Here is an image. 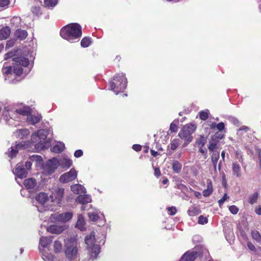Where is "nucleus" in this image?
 <instances>
[{"mask_svg":"<svg viewBox=\"0 0 261 261\" xmlns=\"http://www.w3.org/2000/svg\"><path fill=\"white\" fill-rule=\"evenodd\" d=\"M71 190L75 194L81 195L83 194H86V189L81 185L74 184L70 187Z\"/></svg>","mask_w":261,"mask_h":261,"instance_id":"ddd939ff","label":"nucleus"},{"mask_svg":"<svg viewBox=\"0 0 261 261\" xmlns=\"http://www.w3.org/2000/svg\"><path fill=\"white\" fill-rule=\"evenodd\" d=\"M206 189L203 191V195L204 197H207L210 196L213 192L212 182L210 179H208L206 180Z\"/></svg>","mask_w":261,"mask_h":261,"instance_id":"4be33fe9","label":"nucleus"},{"mask_svg":"<svg viewBox=\"0 0 261 261\" xmlns=\"http://www.w3.org/2000/svg\"><path fill=\"white\" fill-rule=\"evenodd\" d=\"M197 254L196 252H187L184 254L181 259L184 261H193L196 259Z\"/></svg>","mask_w":261,"mask_h":261,"instance_id":"412c9836","label":"nucleus"},{"mask_svg":"<svg viewBox=\"0 0 261 261\" xmlns=\"http://www.w3.org/2000/svg\"><path fill=\"white\" fill-rule=\"evenodd\" d=\"M232 172L234 175L239 177L241 175V169L237 163H233L232 166Z\"/></svg>","mask_w":261,"mask_h":261,"instance_id":"a878e982","label":"nucleus"},{"mask_svg":"<svg viewBox=\"0 0 261 261\" xmlns=\"http://www.w3.org/2000/svg\"><path fill=\"white\" fill-rule=\"evenodd\" d=\"M41 158L40 156H39V155H32L31 157V160H36V161H38L40 160V159Z\"/></svg>","mask_w":261,"mask_h":261,"instance_id":"338daca9","label":"nucleus"},{"mask_svg":"<svg viewBox=\"0 0 261 261\" xmlns=\"http://www.w3.org/2000/svg\"><path fill=\"white\" fill-rule=\"evenodd\" d=\"M53 240V237H42L40 239L39 244L43 247H47L50 245Z\"/></svg>","mask_w":261,"mask_h":261,"instance_id":"6ab92c4d","label":"nucleus"},{"mask_svg":"<svg viewBox=\"0 0 261 261\" xmlns=\"http://www.w3.org/2000/svg\"><path fill=\"white\" fill-rule=\"evenodd\" d=\"M72 216L73 214L71 212H68L55 215L54 218L58 222L65 223L69 221Z\"/></svg>","mask_w":261,"mask_h":261,"instance_id":"1a4fd4ad","label":"nucleus"},{"mask_svg":"<svg viewBox=\"0 0 261 261\" xmlns=\"http://www.w3.org/2000/svg\"><path fill=\"white\" fill-rule=\"evenodd\" d=\"M65 254L69 261L74 260L77 257V242L73 239H67L65 242Z\"/></svg>","mask_w":261,"mask_h":261,"instance_id":"7ed1b4c3","label":"nucleus"},{"mask_svg":"<svg viewBox=\"0 0 261 261\" xmlns=\"http://www.w3.org/2000/svg\"><path fill=\"white\" fill-rule=\"evenodd\" d=\"M247 246H248V248L250 250L253 251H255V250H256L255 247L251 242H248L247 243Z\"/></svg>","mask_w":261,"mask_h":261,"instance_id":"603ef678","label":"nucleus"},{"mask_svg":"<svg viewBox=\"0 0 261 261\" xmlns=\"http://www.w3.org/2000/svg\"><path fill=\"white\" fill-rule=\"evenodd\" d=\"M83 151L82 150H77L75 151L74 155L76 158L81 157L83 155Z\"/></svg>","mask_w":261,"mask_h":261,"instance_id":"864d4df0","label":"nucleus"},{"mask_svg":"<svg viewBox=\"0 0 261 261\" xmlns=\"http://www.w3.org/2000/svg\"><path fill=\"white\" fill-rule=\"evenodd\" d=\"M58 162L59 166L66 169L70 168L72 165V160L67 158L58 160Z\"/></svg>","mask_w":261,"mask_h":261,"instance_id":"4468645a","label":"nucleus"},{"mask_svg":"<svg viewBox=\"0 0 261 261\" xmlns=\"http://www.w3.org/2000/svg\"><path fill=\"white\" fill-rule=\"evenodd\" d=\"M42 258L45 261H52L53 256L51 255H48V256L43 255Z\"/></svg>","mask_w":261,"mask_h":261,"instance_id":"5fc2aeb1","label":"nucleus"},{"mask_svg":"<svg viewBox=\"0 0 261 261\" xmlns=\"http://www.w3.org/2000/svg\"><path fill=\"white\" fill-rule=\"evenodd\" d=\"M14 45V41L9 40L8 41L6 44V47H11Z\"/></svg>","mask_w":261,"mask_h":261,"instance_id":"e2e57ef3","label":"nucleus"},{"mask_svg":"<svg viewBox=\"0 0 261 261\" xmlns=\"http://www.w3.org/2000/svg\"><path fill=\"white\" fill-rule=\"evenodd\" d=\"M35 199L38 202L43 206L48 201V197L45 193L40 192L36 195Z\"/></svg>","mask_w":261,"mask_h":261,"instance_id":"dca6fc26","label":"nucleus"},{"mask_svg":"<svg viewBox=\"0 0 261 261\" xmlns=\"http://www.w3.org/2000/svg\"><path fill=\"white\" fill-rule=\"evenodd\" d=\"M59 166L58 159L53 158L50 160L47 163L45 168L44 171L48 174L53 173Z\"/></svg>","mask_w":261,"mask_h":261,"instance_id":"6e6552de","label":"nucleus"},{"mask_svg":"<svg viewBox=\"0 0 261 261\" xmlns=\"http://www.w3.org/2000/svg\"><path fill=\"white\" fill-rule=\"evenodd\" d=\"M187 212L190 216H195L200 213V210L198 207L192 206L189 207Z\"/></svg>","mask_w":261,"mask_h":261,"instance_id":"c85d7f7f","label":"nucleus"},{"mask_svg":"<svg viewBox=\"0 0 261 261\" xmlns=\"http://www.w3.org/2000/svg\"><path fill=\"white\" fill-rule=\"evenodd\" d=\"M170 130L172 132H176L177 131V126L174 123H171L170 125Z\"/></svg>","mask_w":261,"mask_h":261,"instance_id":"de8ad7c7","label":"nucleus"},{"mask_svg":"<svg viewBox=\"0 0 261 261\" xmlns=\"http://www.w3.org/2000/svg\"><path fill=\"white\" fill-rule=\"evenodd\" d=\"M88 217L89 219L92 221H96L99 218L97 213L95 212H89L88 213Z\"/></svg>","mask_w":261,"mask_h":261,"instance_id":"ea45409f","label":"nucleus"},{"mask_svg":"<svg viewBox=\"0 0 261 261\" xmlns=\"http://www.w3.org/2000/svg\"><path fill=\"white\" fill-rule=\"evenodd\" d=\"M64 190L63 188H59L52 195L50 196L51 202H56L57 204L60 203L64 195Z\"/></svg>","mask_w":261,"mask_h":261,"instance_id":"9d476101","label":"nucleus"},{"mask_svg":"<svg viewBox=\"0 0 261 261\" xmlns=\"http://www.w3.org/2000/svg\"><path fill=\"white\" fill-rule=\"evenodd\" d=\"M75 201L83 205L89 203L91 201V198L90 195L83 194L79 195L75 199Z\"/></svg>","mask_w":261,"mask_h":261,"instance_id":"2eb2a0df","label":"nucleus"},{"mask_svg":"<svg viewBox=\"0 0 261 261\" xmlns=\"http://www.w3.org/2000/svg\"><path fill=\"white\" fill-rule=\"evenodd\" d=\"M44 6L48 8L52 9L58 4V0H43Z\"/></svg>","mask_w":261,"mask_h":261,"instance_id":"c756f323","label":"nucleus"},{"mask_svg":"<svg viewBox=\"0 0 261 261\" xmlns=\"http://www.w3.org/2000/svg\"><path fill=\"white\" fill-rule=\"evenodd\" d=\"M11 33V30L9 27L3 28L0 30V39H6Z\"/></svg>","mask_w":261,"mask_h":261,"instance_id":"aec40b11","label":"nucleus"},{"mask_svg":"<svg viewBox=\"0 0 261 261\" xmlns=\"http://www.w3.org/2000/svg\"><path fill=\"white\" fill-rule=\"evenodd\" d=\"M206 142V140L205 138L203 136H201L200 138H199L196 141V143L199 146V147H203Z\"/></svg>","mask_w":261,"mask_h":261,"instance_id":"58836bf2","label":"nucleus"},{"mask_svg":"<svg viewBox=\"0 0 261 261\" xmlns=\"http://www.w3.org/2000/svg\"><path fill=\"white\" fill-rule=\"evenodd\" d=\"M229 210L232 214H237L239 212V208L235 205L230 206Z\"/></svg>","mask_w":261,"mask_h":261,"instance_id":"37998d69","label":"nucleus"},{"mask_svg":"<svg viewBox=\"0 0 261 261\" xmlns=\"http://www.w3.org/2000/svg\"><path fill=\"white\" fill-rule=\"evenodd\" d=\"M32 165V164L31 162H30V161L26 162L25 163V167L26 168L25 169H27L28 170H29L30 169H31Z\"/></svg>","mask_w":261,"mask_h":261,"instance_id":"680f3d73","label":"nucleus"},{"mask_svg":"<svg viewBox=\"0 0 261 261\" xmlns=\"http://www.w3.org/2000/svg\"><path fill=\"white\" fill-rule=\"evenodd\" d=\"M228 198V197L227 196V194H225L223 197L218 201L219 205H222Z\"/></svg>","mask_w":261,"mask_h":261,"instance_id":"09e8293b","label":"nucleus"},{"mask_svg":"<svg viewBox=\"0 0 261 261\" xmlns=\"http://www.w3.org/2000/svg\"><path fill=\"white\" fill-rule=\"evenodd\" d=\"M91 44L90 38L89 37H84L81 40V45L83 47H87Z\"/></svg>","mask_w":261,"mask_h":261,"instance_id":"4c0bfd02","label":"nucleus"},{"mask_svg":"<svg viewBox=\"0 0 261 261\" xmlns=\"http://www.w3.org/2000/svg\"><path fill=\"white\" fill-rule=\"evenodd\" d=\"M76 226L81 230L85 229V221L83 217L81 215L78 216Z\"/></svg>","mask_w":261,"mask_h":261,"instance_id":"393cba45","label":"nucleus"},{"mask_svg":"<svg viewBox=\"0 0 261 261\" xmlns=\"http://www.w3.org/2000/svg\"><path fill=\"white\" fill-rule=\"evenodd\" d=\"M114 81L110 82L111 90L117 95L119 92L124 90L127 85V79L121 73L117 74L114 78Z\"/></svg>","mask_w":261,"mask_h":261,"instance_id":"20e7f679","label":"nucleus"},{"mask_svg":"<svg viewBox=\"0 0 261 261\" xmlns=\"http://www.w3.org/2000/svg\"><path fill=\"white\" fill-rule=\"evenodd\" d=\"M216 147H217V146H216V144L215 143L210 142V145L208 147L209 150L212 151L213 152H214V151H216L215 150V149L216 148Z\"/></svg>","mask_w":261,"mask_h":261,"instance_id":"49530a36","label":"nucleus"},{"mask_svg":"<svg viewBox=\"0 0 261 261\" xmlns=\"http://www.w3.org/2000/svg\"><path fill=\"white\" fill-rule=\"evenodd\" d=\"M230 121L232 123L236 126H238L240 124L239 120L236 118L232 117L230 118Z\"/></svg>","mask_w":261,"mask_h":261,"instance_id":"6e6d98bb","label":"nucleus"},{"mask_svg":"<svg viewBox=\"0 0 261 261\" xmlns=\"http://www.w3.org/2000/svg\"><path fill=\"white\" fill-rule=\"evenodd\" d=\"M180 144V141L178 139H174L173 140L170 145H169V147L170 146V149L172 150H175L177 147Z\"/></svg>","mask_w":261,"mask_h":261,"instance_id":"c9c22d12","label":"nucleus"},{"mask_svg":"<svg viewBox=\"0 0 261 261\" xmlns=\"http://www.w3.org/2000/svg\"><path fill=\"white\" fill-rule=\"evenodd\" d=\"M154 175L157 176V177H159V176H160L161 175V172H160V170L159 169V168H155L154 169Z\"/></svg>","mask_w":261,"mask_h":261,"instance_id":"0e129e2a","label":"nucleus"},{"mask_svg":"<svg viewBox=\"0 0 261 261\" xmlns=\"http://www.w3.org/2000/svg\"><path fill=\"white\" fill-rule=\"evenodd\" d=\"M9 0H0V7H4L8 5Z\"/></svg>","mask_w":261,"mask_h":261,"instance_id":"4d7b16f0","label":"nucleus"},{"mask_svg":"<svg viewBox=\"0 0 261 261\" xmlns=\"http://www.w3.org/2000/svg\"><path fill=\"white\" fill-rule=\"evenodd\" d=\"M167 210L170 213V214L172 216L175 215L176 213V209L174 207H168Z\"/></svg>","mask_w":261,"mask_h":261,"instance_id":"8fccbe9b","label":"nucleus"},{"mask_svg":"<svg viewBox=\"0 0 261 261\" xmlns=\"http://www.w3.org/2000/svg\"><path fill=\"white\" fill-rule=\"evenodd\" d=\"M252 238L257 242H261V236L260 233L257 230H253L251 232Z\"/></svg>","mask_w":261,"mask_h":261,"instance_id":"e433bc0d","label":"nucleus"},{"mask_svg":"<svg viewBox=\"0 0 261 261\" xmlns=\"http://www.w3.org/2000/svg\"><path fill=\"white\" fill-rule=\"evenodd\" d=\"M249 128L247 126H243L242 127L238 129V131L245 130V132H247L248 130H249Z\"/></svg>","mask_w":261,"mask_h":261,"instance_id":"774afa93","label":"nucleus"},{"mask_svg":"<svg viewBox=\"0 0 261 261\" xmlns=\"http://www.w3.org/2000/svg\"><path fill=\"white\" fill-rule=\"evenodd\" d=\"M41 116L37 115V116L34 115H28L27 121L28 122L32 124H35L40 122L41 119Z\"/></svg>","mask_w":261,"mask_h":261,"instance_id":"f3484780","label":"nucleus"},{"mask_svg":"<svg viewBox=\"0 0 261 261\" xmlns=\"http://www.w3.org/2000/svg\"><path fill=\"white\" fill-rule=\"evenodd\" d=\"M77 172L75 169L72 168L69 171L61 175L59 180L62 183H67L75 179L77 177Z\"/></svg>","mask_w":261,"mask_h":261,"instance_id":"0eeeda50","label":"nucleus"},{"mask_svg":"<svg viewBox=\"0 0 261 261\" xmlns=\"http://www.w3.org/2000/svg\"><path fill=\"white\" fill-rule=\"evenodd\" d=\"M20 21V18L18 17H14L11 20V23H19Z\"/></svg>","mask_w":261,"mask_h":261,"instance_id":"052dcab7","label":"nucleus"},{"mask_svg":"<svg viewBox=\"0 0 261 261\" xmlns=\"http://www.w3.org/2000/svg\"><path fill=\"white\" fill-rule=\"evenodd\" d=\"M141 146L138 144H135L133 146V149L135 151H139L141 150Z\"/></svg>","mask_w":261,"mask_h":261,"instance_id":"bf43d9fd","label":"nucleus"},{"mask_svg":"<svg viewBox=\"0 0 261 261\" xmlns=\"http://www.w3.org/2000/svg\"><path fill=\"white\" fill-rule=\"evenodd\" d=\"M48 135V131L44 129H40L32 135L31 140L33 143H37L35 145L37 149L42 150L49 146L50 139L47 138Z\"/></svg>","mask_w":261,"mask_h":261,"instance_id":"f03ea898","label":"nucleus"},{"mask_svg":"<svg viewBox=\"0 0 261 261\" xmlns=\"http://www.w3.org/2000/svg\"><path fill=\"white\" fill-rule=\"evenodd\" d=\"M207 222V219L203 216H200L198 218V223L200 224H206Z\"/></svg>","mask_w":261,"mask_h":261,"instance_id":"c03bdc74","label":"nucleus"},{"mask_svg":"<svg viewBox=\"0 0 261 261\" xmlns=\"http://www.w3.org/2000/svg\"><path fill=\"white\" fill-rule=\"evenodd\" d=\"M14 172L20 178L25 177L28 174V170L23 167V165L21 163L16 165Z\"/></svg>","mask_w":261,"mask_h":261,"instance_id":"9b49d317","label":"nucleus"},{"mask_svg":"<svg viewBox=\"0 0 261 261\" xmlns=\"http://www.w3.org/2000/svg\"><path fill=\"white\" fill-rule=\"evenodd\" d=\"M219 156V152L218 151H214V152H213L212 155V161L215 167L216 166Z\"/></svg>","mask_w":261,"mask_h":261,"instance_id":"f704fd0d","label":"nucleus"},{"mask_svg":"<svg viewBox=\"0 0 261 261\" xmlns=\"http://www.w3.org/2000/svg\"><path fill=\"white\" fill-rule=\"evenodd\" d=\"M182 167V165L177 161H173L172 163V169L173 171L178 173L180 172Z\"/></svg>","mask_w":261,"mask_h":261,"instance_id":"7c9ffc66","label":"nucleus"},{"mask_svg":"<svg viewBox=\"0 0 261 261\" xmlns=\"http://www.w3.org/2000/svg\"><path fill=\"white\" fill-rule=\"evenodd\" d=\"M208 116V111L207 110L204 111H201L199 113V117L202 120H205Z\"/></svg>","mask_w":261,"mask_h":261,"instance_id":"79ce46f5","label":"nucleus"},{"mask_svg":"<svg viewBox=\"0 0 261 261\" xmlns=\"http://www.w3.org/2000/svg\"><path fill=\"white\" fill-rule=\"evenodd\" d=\"M82 34V28L78 23L68 24L63 27L60 32L61 37L71 43L78 41Z\"/></svg>","mask_w":261,"mask_h":261,"instance_id":"f257e3e1","label":"nucleus"},{"mask_svg":"<svg viewBox=\"0 0 261 261\" xmlns=\"http://www.w3.org/2000/svg\"><path fill=\"white\" fill-rule=\"evenodd\" d=\"M12 60L15 64H19L21 66L27 67L29 64V60L22 57L14 58Z\"/></svg>","mask_w":261,"mask_h":261,"instance_id":"a211bd4d","label":"nucleus"},{"mask_svg":"<svg viewBox=\"0 0 261 261\" xmlns=\"http://www.w3.org/2000/svg\"><path fill=\"white\" fill-rule=\"evenodd\" d=\"M15 36L20 40H23L27 37L28 33L25 30L17 29L15 32Z\"/></svg>","mask_w":261,"mask_h":261,"instance_id":"bb28decb","label":"nucleus"},{"mask_svg":"<svg viewBox=\"0 0 261 261\" xmlns=\"http://www.w3.org/2000/svg\"><path fill=\"white\" fill-rule=\"evenodd\" d=\"M3 72L6 74H11L12 71V68L11 66L4 67L3 69Z\"/></svg>","mask_w":261,"mask_h":261,"instance_id":"a18cd8bd","label":"nucleus"},{"mask_svg":"<svg viewBox=\"0 0 261 261\" xmlns=\"http://www.w3.org/2000/svg\"><path fill=\"white\" fill-rule=\"evenodd\" d=\"M24 185L27 189H33L36 186V181L34 178H30L24 180Z\"/></svg>","mask_w":261,"mask_h":261,"instance_id":"5701e85b","label":"nucleus"},{"mask_svg":"<svg viewBox=\"0 0 261 261\" xmlns=\"http://www.w3.org/2000/svg\"><path fill=\"white\" fill-rule=\"evenodd\" d=\"M85 241L90 252L91 257L93 259L96 258L100 252V247L95 244V233L92 232L89 236H87Z\"/></svg>","mask_w":261,"mask_h":261,"instance_id":"39448f33","label":"nucleus"},{"mask_svg":"<svg viewBox=\"0 0 261 261\" xmlns=\"http://www.w3.org/2000/svg\"><path fill=\"white\" fill-rule=\"evenodd\" d=\"M54 251L56 253L61 252L62 250V244L61 241L57 240L54 244Z\"/></svg>","mask_w":261,"mask_h":261,"instance_id":"473e14b6","label":"nucleus"},{"mask_svg":"<svg viewBox=\"0 0 261 261\" xmlns=\"http://www.w3.org/2000/svg\"><path fill=\"white\" fill-rule=\"evenodd\" d=\"M66 225H51L47 228V231L51 233L60 234L67 229Z\"/></svg>","mask_w":261,"mask_h":261,"instance_id":"f8f14e48","label":"nucleus"},{"mask_svg":"<svg viewBox=\"0 0 261 261\" xmlns=\"http://www.w3.org/2000/svg\"><path fill=\"white\" fill-rule=\"evenodd\" d=\"M217 128L219 130L221 131L224 129L225 125L223 122H220L216 125Z\"/></svg>","mask_w":261,"mask_h":261,"instance_id":"3c124183","label":"nucleus"},{"mask_svg":"<svg viewBox=\"0 0 261 261\" xmlns=\"http://www.w3.org/2000/svg\"><path fill=\"white\" fill-rule=\"evenodd\" d=\"M29 133V130L28 129L24 128L19 129L18 130L16 131L14 133V134L16 137L20 139H23L27 136Z\"/></svg>","mask_w":261,"mask_h":261,"instance_id":"b1692460","label":"nucleus"},{"mask_svg":"<svg viewBox=\"0 0 261 261\" xmlns=\"http://www.w3.org/2000/svg\"><path fill=\"white\" fill-rule=\"evenodd\" d=\"M65 148L64 144L61 142L58 143L56 145L50 148L53 152L58 153L62 151Z\"/></svg>","mask_w":261,"mask_h":261,"instance_id":"cd10ccee","label":"nucleus"},{"mask_svg":"<svg viewBox=\"0 0 261 261\" xmlns=\"http://www.w3.org/2000/svg\"><path fill=\"white\" fill-rule=\"evenodd\" d=\"M13 72L17 76L20 75L22 72V68L19 64H15L13 65Z\"/></svg>","mask_w":261,"mask_h":261,"instance_id":"2f4dec72","label":"nucleus"},{"mask_svg":"<svg viewBox=\"0 0 261 261\" xmlns=\"http://www.w3.org/2000/svg\"><path fill=\"white\" fill-rule=\"evenodd\" d=\"M30 111V108L29 107H24L21 109H17L16 110V112L21 115H28Z\"/></svg>","mask_w":261,"mask_h":261,"instance_id":"72a5a7b5","label":"nucleus"},{"mask_svg":"<svg viewBox=\"0 0 261 261\" xmlns=\"http://www.w3.org/2000/svg\"><path fill=\"white\" fill-rule=\"evenodd\" d=\"M18 151L16 149H14L13 148H11V152H10L9 156L11 158H13V156H15L17 154Z\"/></svg>","mask_w":261,"mask_h":261,"instance_id":"13d9d810","label":"nucleus"},{"mask_svg":"<svg viewBox=\"0 0 261 261\" xmlns=\"http://www.w3.org/2000/svg\"><path fill=\"white\" fill-rule=\"evenodd\" d=\"M196 129V126L192 124H189L185 125L178 133L179 137L183 139L185 141L184 146H186L188 143L191 142L193 140L192 134Z\"/></svg>","mask_w":261,"mask_h":261,"instance_id":"423d86ee","label":"nucleus"},{"mask_svg":"<svg viewBox=\"0 0 261 261\" xmlns=\"http://www.w3.org/2000/svg\"><path fill=\"white\" fill-rule=\"evenodd\" d=\"M13 54L12 53H8L5 55V59L7 60L9 58H11V57H13Z\"/></svg>","mask_w":261,"mask_h":261,"instance_id":"69168bd1","label":"nucleus"},{"mask_svg":"<svg viewBox=\"0 0 261 261\" xmlns=\"http://www.w3.org/2000/svg\"><path fill=\"white\" fill-rule=\"evenodd\" d=\"M258 194L257 193H254L251 195L249 197V202L251 204L254 203L258 198Z\"/></svg>","mask_w":261,"mask_h":261,"instance_id":"a19ab883","label":"nucleus"}]
</instances>
